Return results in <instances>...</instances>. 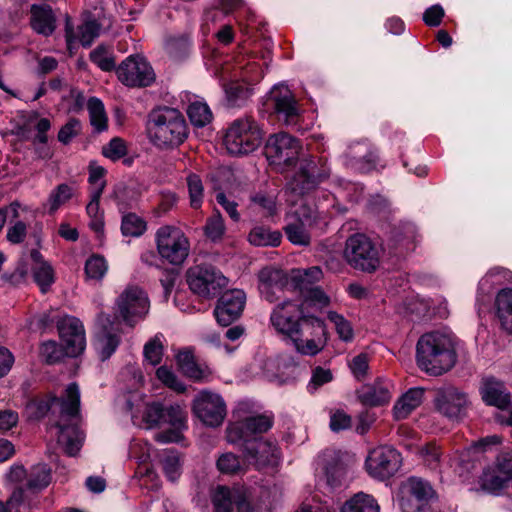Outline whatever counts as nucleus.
<instances>
[{
	"label": "nucleus",
	"instance_id": "412c9836",
	"mask_svg": "<svg viewBox=\"0 0 512 512\" xmlns=\"http://www.w3.org/2000/svg\"><path fill=\"white\" fill-rule=\"evenodd\" d=\"M60 339L63 343L65 355L76 357L86 347L85 330L82 322L75 317L66 316L57 323Z\"/></svg>",
	"mask_w": 512,
	"mask_h": 512
},
{
	"label": "nucleus",
	"instance_id": "393cba45",
	"mask_svg": "<svg viewBox=\"0 0 512 512\" xmlns=\"http://www.w3.org/2000/svg\"><path fill=\"white\" fill-rule=\"evenodd\" d=\"M246 304V294L240 289H231L221 295L214 310L217 322L228 326L242 314Z\"/></svg>",
	"mask_w": 512,
	"mask_h": 512
},
{
	"label": "nucleus",
	"instance_id": "37998d69",
	"mask_svg": "<svg viewBox=\"0 0 512 512\" xmlns=\"http://www.w3.org/2000/svg\"><path fill=\"white\" fill-rule=\"evenodd\" d=\"M341 512H379V505L371 495L359 492L344 504Z\"/></svg>",
	"mask_w": 512,
	"mask_h": 512
},
{
	"label": "nucleus",
	"instance_id": "774afa93",
	"mask_svg": "<svg viewBox=\"0 0 512 512\" xmlns=\"http://www.w3.org/2000/svg\"><path fill=\"white\" fill-rule=\"evenodd\" d=\"M82 129L81 122L76 118H71L59 131L58 140L63 144L70 141L80 134Z\"/></svg>",
	"mask_w": 512,
	"mask_h": 512
},
{
	"label": "nucleus",
	"instance_id": "bb28decb",
	"mask_svg": "<svg viewBox=\"0 0 512 512\" xmlns=\"http://www.w3.org/2000/svg\"><path fill=\"white\" fill-rule=\"evenodd\" d=\"M171 426L170 429L155 435L160 443L179 442L182 439V431L187 429V413L178 404L163 407L162 425Z\"/></svg>",
	"mask_w": 512,
	"mask_h": 512
},
{
	"label": "nucleus",
	"instance_id": "13d9d810",
	"mask_svg": "<svg viewBox=\"0 0 512 512\" xmlns=\"http://www.w3.org/2000/svg\"><path fill=\"white\" fill-rule=\"evenodd\" d=\"M225 232V225L220 213L213 214L208 218L205 225V234L212 241H218Z\"/></svg>",
	"mask_w": 512,
	"mask_h": 512
},
{
	"label": "nucleus",
	"instance_id": "b1692460",
	"mask_svg": "<svg viewBox=\"0 0 512 512\" xmlns=\"http://www.w3.org/2000/svg\"><path fill=\"white\" fill-rule=\"evenodd\" d=\"M512 481V455L502 454L498 457L494 467L484 471L481 478V487L493 494H498L508 487Z\"/></svg>",
	"mask_w": 512,
	"mask_h": 512
},
{
	"label": "nucleus",
	"instance_id": "4be33fe9",
	"mask_svg": "<svg viewBox=\"0 0 512 512\" xmlns=\"http://www.w3.org/2000/svg\"><path fill=\"white\" fill-rule=\"evenodd\" d=\"M268 102L279 120H282L287 125L297 123L299 108L288 86L284 84L275 85L269 93Z\"/></svg>",
	"mask_w": 512,
	"mask_h": 512
},
{
	"label": "nucleus",
	"instance_id": "5701e85b",
	"mask_svg": "<svg viewBox=\"0 0 512 512\" xmlns=\"http://www.w3.org/2000/svg\"><path fill=\"white\" fill-rule=\"evenodd\" d=\"M126 408L131 412L134 424L151 429L162 426L163 406L160 403H145L140 395L127 399Z\"/></svg>",
	"mask_w": 512,
	"mask_h": 512
},
{
	"label": "nucleus",
	"instance_id": "0eeeda50",
	"mask_svg": "<svg viewBox=\"0 0 512 512\" xmlns=\"http://www.w3.org/2000/svg\"><path fill=\"white\" fill-rule=\"evenodd\" d=\"M380 255V248L364 234H353L345 242L343 257L356 270L367 273L376 271L380 265Z\"/></svg>",
	"mask_w": 512,
	"mask_h": 512
},
{
	"label": "nucleus",
	"instance_id": "49530a36",
	"mask_svg": "<svg viewBox=\"0 0 512 512\" xmlns=\"http://www.w3.org/2000/svg\"><path fill=\"white\" fill-rule=\"evenodd\" d=\"M162 470L171 482L178 480L182 473V460L178 452L173 450L164 451L161 458Z\"/></svg>",
	"mask_w": 512,
	"mask_h": 512
},
{
	"label": "nucleus",
	"instance_id": "4d7b16f0",
	"mask_svg": "<svg viewBox=\"0 0 512 512\" xmlns=\"http://www.w3.org/2000/svg\"><path fill=\"white\" fill-rule=\"evenodd\" d=\"M163 356V345L161 337L156 335L153 339L148 341L144 346L145 360L152 366L158 365Z\"/></svg>",
	"mask_w": 512,
	"mask_h": 512
},
{
	"label": "nucleus",
	"instance_id": "a18cd8bd",
	"mask_svg": "<svg viewBox=\"0 0 512 512\" xmlns=\"http://www.w3.org/2000/svg\"><path fill=\"white\" fill-rule=\"evenodd\" d=\"M101 196L99 190L90 192V201L86 206V212L90 218L89 226L96 233H102L104 228V213L100 209Z\"/></svg>",
	"mask_w": 512,
	"mask_h": 512
},
{
	"label": "nucleus",
	"instance_id": "4468645a",
	"mask_svg": "<svg viewBox=\"0 0 512 512\" xmlns=\"http://www.w3.org/2000/svg\"><path fill=\"white\" fill-rule=\"evenodd\" d=\"M192 412L205 426L214 428L223 423L227 415V407L221 395L202 390L193 400Z\"/></svg>",
	"mask_w": 512,
	"mask_h": 512
},
{
	"label": "nucleus",
	"instance_id": "338daca9",
	"mask_svg": "<svg viewBox=\"0 0 512 512\" xmlns=\"http://www.w3.org/2000/svg\"><path fill=\"white\" fill-rule=\"evenodd\" d=\"M100 27L95 21H87L78 28L80 43L88 47L98 37Z\"/></svg>",
	"mask_w": 512,
	"mask_h": 512
},
{
	"label": "nucleus",
	"instance_id": "e2e57ef3",
	"mask_svg": "<svg viewBox=\"0 0 512 512\" xmlns=\"http://www.w3.org/2000/svg\"><path fill=\"white\" fill-rule=\"evenodd\" d=\"M64 354V348L60 347L55 341L52 340L42 343L40 347V355L48 364H53L60 361Z\"/></svg>",
	"mask_w": 512,
	"mask_h": 512
},
{
	"label": "nucleus",
	"instance_id": "c756f323",
	"mask_svg": "<svg viewBox=\"0 0 512 512\" xmlns=\"http://www.w3.org/2000/svg\"><path fill=\"white\" fill-rule=\"evenodd\" d=\"M393 387L391 381L378 379L374 383L360 388L357 391V397L365 406H381L391 400Z\"/></svg>",
	"mask_w": 512,
	"mask_h": 512
},
{
	"label": "nucleus",
	"instance_id": "f3484780",
	"mask_svg": "<svg viewBox=\"0 0 512 512\" xmlns=\"http://www.w3.org/2000/svg\"><path fill=\"white\" fill-rule=\"evenodd\" d=\"M401 463V455L396 449L390 446H378L368 453L365 467L371 477L385 480L399 470Z\"/></svg>",
	"mask_w": 512,
	"mask_h": 512
},
{
	"label": "nucleus",
	"instance_id": "09e8293b",
	"mask_svg": "<svg viewBox=\"0 0 512 512\" xmlns=\"http://www.w3.org/2000/svg\"><path fill=\"white\" fill-rule=\"evenodd\" d=\"M237 489L218 487L212 497L214 512H232L234 510Z\"/></svg>",
	"mask_w": 512,
	"mask_h": 512
},
{
	"label": "nucleus",
	"instance_id": "864d4df0",
	"mask_svg": "<svg viewBox=\"0 0 512 512\" xmlns=\"http://www.w3.org/2000/svg\"><path fill=\"white\" fill-rule=\"evenodd\" d=\"M90 60L103 71H111L115 67L113 52L105 45H99L92 50Z\"/></svg>",
	"mask_w": 512,
	"mask_h": 512
},
{
	"label": "nucleus",
	"instance_id": "bf43d9fd",
	"mask_svg": "<svg viewBox=\"0 0 512 512\" xmlns=\"http://www.w3.org/2000/svg\"><path fill=\"white\" fill-rule=\"evenodd\" d=\"M301 293L304 295L305 302L319 309L327 307L331 302V298L318 286Z\"/></svg>",
	"mask_w": 512,
	"mask_h": 512
},
{
	"label": "nucleus",
	"instance_id": "58836bf2",
	"mask_svg": "<svg viewBox=\"0 0 512 512\" xmlns=\"http://www.w3.org/2000/svg\"><path fill=\"white\" fill-rule=\"evenodd\" d=\"M186 112L189 120L195 127H204L213 119L210 107L205 101L199 98L190 101Z\"/></svg>",
	"mask_w": 512,
	"mask_h": 512
},
{
	"label": "nucleus",
	"instance_id": "f03ea898",
	"mask_svg": "<svg viewBox=\"0 0 512 512\" xmlns=\"http://www.w3.org/2000/svg\"><path fill=\"white\" fill-rule=\"evenodd\" d=\"M456 337L451 333L432 331L423 334L416 344V363L428 375L440 376L457 362Z\"/></svg>",
	"mask_w": 512,
	"mask_h": 512
},
{
	"label": "nucleus",
	"instance_id": "c03bdc74",
	"mask_svg": "<svg viewBox=\"0 0 512 512\" xmlns=\"http://www.w3.org/2000/svg\"><path fill=\"white\" fill-rule=\"evenodd\" d=\"M90 123L95 131L102 132L108 127V117L103 102L96 97H91L87 103Z\"/></svg>",
	"mask_w": 512,
	"mask_h": 512
},
{
	"label": "nucleus",
	"instance_id": "7ed1b4c3",
	"mask_svg": "<svg viewBox=\"0 0 512 512\" xmlns=\"http://www.w3.org/2000/svg\"><path fill=\"white\" fill-rule=\"evenodd\" d=\"M147 135L158 149L169 150L180 146L188 136V127L183 115L174 108L153 110L148 117Z\"/></svg>",
	"mask_w": 512,
	"mask_h": 512
},
{
	"label": "nucleus",
	"instance_id": "423d86ee",
	"mask_svg": "<svg viewBox=\"0 0 512 512\" xmlns=\"http://www.w3.org/2000/svg\"><path fill=\"white\" fill-rule=\"evenodd\" d=\"M262 70L255 64L237 66L230 70L229 66L224 67L220 74V80L228 100L237 103L246 100L252 93L250 85L262 78Z\"/></svg>",
	"mask_w": 512,
	"mask_h": 512
},
{
	"label": "nucleus",
	"instance_id": "603ef678",
	"mask_svg": "<svg viewBox=\"0 0 512 512\" xmlns=\"http://www.w3.org/2000/svg\"><path fill=\"white\" fill-rule=\"evenodd\" d=\"M327 318L333 323L338 337L344 342H351L354 339V330L350 321L335 311H329Z\"/></svg>",
	"mask_w": 512,
	"mask_h": 512
},
{
	"label": "nucleus",
	"instance_id": "69168bd1",
	"mask_svg": "<svg viewBox=\"0 0 512 512\" xmlns=\"http://www.w3.org/2000/svg\"><path fill=\"white\" fill-rule=\"evenodd\" d=\"M127 146L123 139L113 138L110 142L105 145L102 149V153L105 157L117 161L127 154Z\"/></svg>",
	"mask_w": 512,
	"mask_h": 512
},
{
	"label": "nucleus",
	"instance_id": "ddd939ff",
	"mask_svg": "<svg viewBox=\"0 0 512 512\" xmlns=\"http://www.w3.org/2000/svg\"><path fill=\"white\" fill-rule=\"evenodd\" d=\"M292 205L294 208L286 216L285 234L292 244L307 246L311 242L309 228L314 223V213L302 200L297 199V203Z\"/></svg>",
	"mask_w": 512,
	"mask_h": 512
},
{
	"label": "nucleus",
	"instance_id": "c85d7f7f",
	"mask_svg": "<svg viewBox=\"0 0 512 512\" xmlns=\"http://www.w3.org/2000/svg\"><path fill=\"white\" fill-rule=\"evenodd\" d=\"M435 405L442 415L456 420L464 412L467 405V396L452 386L441 388L437 391Z\"/></svg>",
	"mask_w": 512,
	"mask_h": 512
},
{
	"label": "nucleus",
	"instance_id": "6e6552de",
	"mask_svg": "<svg viewBox=\"0 0 512 512\" xmlns=\"http://www.w3.org/2000/svg\"><path fill=\"white\" fill-rule=\"evenodd\" d=\"M155 241L160 257L172 265H181L189 255V239L178 227L161 226L156 231Z\"/></svg>",
	"mask_w": 512,
	"mask_h": 512
},
{
	"label": "nucleus",
	"instance_id": "8fccbe9b",
	"mask_svg": "<svg viewBox=\"0 0 512 512\" xmlns=\"http://www.w3.org/2000/svg\"><path fill=\"white\" fill-rule=\"evenodd\" d=\"M74 189L68 184H60L51 191L47 200L49 213H55L62 205L68 202L73 196Z\"/></svg>",
	"mask_w": 512,
	"mask_h": 512
},
{
	"label": "nucleus",
	"instance_id": "a878e982",
	"mask_svg": "<svg viewBox=\"0 0 512 512\" xmlns=\"http://www.w3.org/2000/svg\"><path fill=\"white\" fill-rule=\"evenodd\" d=\"M97 323L101 329L96 334L94 346L100 359L104 361L116 351L120 343V336L117 329L114 328L115 323L111 320L110 315L99 314Z\"/></svg>",
	"mask_w": 512,
	"mask_h": 512
},
{
	"label": "nucleus",
	"instance_id": "ea45409f",
	"mask_svg": "<svg viewBox=\"0 0 512 512\" xmlns=\"http://www.w3.org/2000/svg\"><path fill=\"white\" fill-rule=\"evenodd\" d=\"M282 235L279 231H272L265 226H255L248 235V241L254 246L276 247L281 243Z\"/></svg>",
	"mask_w": 512,
	"mask_h": 512
},
{
	"label": "nucleus",
	"instance_id": "39448f33",
	"mask_svg": "<svg viewBox=\"0 0 512 512\" xmlns=\"http://www.w3.org/2000/svg\"><path fill=\"white\" fill-rule=\"evenodd\" d=\"M262 131L252 118L235 120L227 129L224 145L232 155H244L255 151L262 142Z\"/></svg>",
	"mask_w": 512,
	"mask_h": 512
},
{
	"label": "nucleus",
	"instance_id": "72a5a7b5",
	"mask_svg": "<svg viewBox=\"0 0 512 512\" xmlns=\"http://www.w3.org/2000/svg\"><path fill=\"white\" fill-rule=\"evenodd\" d=\"M31 26L39 34L48 36L55 29V17L52 9L47 5H33L31 7Z\"/></svg>",
	"mask_w": 512,
	"mask_h": 512
},
{
	"label": "nucleus",
	"instance_id": "6e6d98bb",
	"mask_svg": "<svg viewBox=\"0 0 512 512\" xmlns=\"http://www.w3.org/2000/svg\"><path fill=\"white\" fill-rule=\"evenodd\" d=\"M187 186L190 197V205L194 209L201 207L204 197V188L202 180L196 174H190L187 177Z\"/></svg>",
	"mask_w": 512,
	"mask_h": 512
},
{
	"label": "nucleus",
	"instance_id": "20e7f679",
	"mask_svg": "<svg viewBox=\"0 0 512 512\" xmlns=\"http://www.w3.org/2000/svg\"><path fill=\"white\" fill-rule=\"evenodd\" d=\"M330 168L323 157L307 155L300 159L297 171L286 184L287 201L296 204L297 199L314 190L328 179Z\"/></svg>",
	"mask_w": 512,
	"mask_h": 512
},
{
	"label": "nucleus",
	"instance_id": "0e129e2a",
	"mask_svg": "<svg viewBox=\"0 0 512 512\" xmlns=\"http://www.w3.org/2000/svg\"><path fill=\"white\" fill-rule=\"evenodd\" d=\"M251 201L265 216H273L277 213L276 200L272 195L258 193L251 197Z\"/></svg>",
	"mask_w": 512,
	"mask_h": 512
},
{
	"label": "nucleus",
	"instance_id": "c9c22d12",
	"mask_svg": "<svg viewBox=\"0 0 512 512\" xmlns=\"http://www.w3.org/2000/svg\"><path fill=\"white\" fill-rule=\"evenodd\" d=\"M288 277L292 288L304 292L314 287L313 284L322 279L323 272L318 266H313L308 269L292 270Z\"/></svg>",
	"mask_w": 512,
	"mask_h": 512
},
{
	"label": "nucleus",
	"instance_id": "a19ab883",
	"mask_svg": "<svg viewBox=\"0 0 512 512\" xmlns=\"http://www.w3.org/2000/svg\"><path fill=\"white\" fill-rule=\"evenodd\" d=\"M247 461L242 460L238 455L232 452L222 453L217 461V469L222 474L238 475L247 471Z\"/></svg>",
	"mask_w": 512,
	"mask_h": 512
},
{
	"label": "nucleus",
	"instance_id": "473e14b6",
	"mask_svg": "<svg viewBox=\"0 0 512 512\" xmlns=\"http://www.w3.org/2000/svg\"><path fill=\"white\" fill-rule=\"evenodd\" d=\"M424 391L411 388L395 402L393 416L396 420L406 419L423 401Z\"/></svg>",
	"mask_w": 512,
	"mask_h": 512
},
{
	"label": "nucleus",
	"instance_id": "4c0bfd02",
	"mask_svg": "<svg viewBox=\"0 0 512 512\" xmlns=\"http://www.w3.org/2000/svg\"><path fill=\"white\" fill-rule=\"evenodd\" d=\"M496 315L501 326L508 333H512V289L501 290L495 300Z\"/></svg>",
	"mask_w": 512,
	"mask_h": 512
},
{
	"label": "nucleus",
	"instance_id": "052dcab7",
	"mask_svg": "<svg viewBox=\"0 0 512 512\" xmlns=\"http://www.w3.org/2000/svg\"><path fill=\"white\" fill-rule=\"evenodd\" d=\"M369 360L367 353H360L349 361V368L357 380H363L367 376Z\"/></svg>",
	"mask_w": 512,
	"mask_h": 512
},
{
	"label": "nucleus",
	"instance_id": "1a4fd4ad",
	"mask_svg": "<svg viewBox=\"0 0 512 512\" xmlns=\"http://www.w3.org/2000/svg\"><path fill=\"white\" fill-rule=\"evenodd\" d=\"M148 312V297L137 285H128L114 303L115 319H121L130 327L143 320Z\"/></svg>",
	"mask_w": 512,
	"mask_h": 512
},
{
	"label": "nucleus",
	"instance_id": "e433bc0d",
	"mask_svg": "<svg viewBox=\"0 0 512 512\" xmlns=\"http://www.w3.org/2000/svg\"><path fill=\"white\" fill-rule=\"evenodd\" d=\"M401 493H406L408 496H412L418 502L422 503L426 508L430 499L434 497V490L429 482L417 478L410 477L403 484Z\"/></svg>",
	"mask_w": 512,
	"mask_h": 512
},
{
	"label": "nucleus",
	"instance_id": "3c124183",
	"mask_svg": "<svg viewBox=\"0 0 512 512\" xmlns=\"http://www.w3.org/2000/svg\"><path fill=\"white\" fill-rule=\"evenodd\" d=\"M108 271V263L106 259L94 254L90 256L85 262V275L87 279L100 281Z\"/></svg>",
	"mask_w": 512,
	"mask_h": 512
},
{
	"label": "nucleus",
	"instance_id": "680f3d73",
	"mask_svg": "<svg viewBox=\"0 0 512 512\" xmlns=\"http://www.w3.org/2000/svg\"><path fill=\"white\" fill-rule=\"evenodd\" d=\"M157 378L170 389L181 393L185 391V385L177 378L173 371L161 366L156 371Z\"/></svg>",
	"mask_w": 512,
	"mask_h": 512
},
{
	"label": "nucleus",
	"instance_id": "2f4dec72",
	"mask_svg": "<svg viewBox=\"0 0 512 512\" xmlns=\"http://www.w3.org/2000/svg\"><path fill=\"white\" fill-rule=\"evenodd\" d=\"M350 165L356 170L366 173L375 167L376 155L368 143H356L349 147Z\"/></svg>",
	"mask_w": 512,
	"mask_h": 512
},
{
	"label": "nucleus",
	"instance_id": "9b49d317",
	"mask_svg": "<svg viewBox=\"0 0 512 512\" xmlns=\"http://www.w3.org/2000/svg\"><path fill=\"white\" fill-rule=\"evenodd\" d=\"M302 305L298 302L287 300L276 305L270 315V323L277 334L289 339L291 342L298 333L306 319Z\"/></svg>",
	"mask_w": 512,
	"mask_h": 512
},
{
	"label": "nucleus",
	"instance_id": "6ab92c4d",
	"mask_svg": "<svg viewBox=\"0 0 512 512\" xmlns=\"http://www.w3.org/2000/svg\"><path fill=\"white\" fill-rule=\"evenodd\" d=\"M480 393L486 404L501 410L496 415L497 421L501 424L512 426V409H509L510 397L506 392L504 384L493 377L484 378L481 383Z\"/></svg>",
	"mask_w": 512,
	"mask_h": 512
},
{
	"label": "nucleus",
	"instance_id": "79ce46f5",
	"mask_svg": "<svg viewBox=\"0 0 512 512\" xmlns=\"http://www.w3.org/2000/svg\"><path fill=\"white\" fill-rule=\"evenodd\" d=\"M51 480V469L46 464H37L31 468L26 487L30 491L40 492L49 486Z\"/></svg>",
	"mask_w": 512,
	"mask_h": 512
},
{
	"label": "nucleus",
	"instance_id": "a211bd4d",
	"mask_svg": "<svg viewBox=\"0 0 512 512\" xmlns=\"http://www.w3.org/2000/svg\"><path fill=\"white\" fill-rule=\"evenodd\" d=\"M118 79L128 87H147L156 79L151 65L141 56L127 57L116 70Z\"/></svg>",
	"mask_w": 512,
	"mask_h": 512
},
{
	"label": "nucleus",
	"instance_id": "dca6fc26",
	"mask_svg": "<svg viewBox=\"0 0 512 512\" xmlns=\"http://www.w3.org/2000/svg\"><path fill=\"white\" fill-rule=\"evenodd\" d=\"M243 456L248 464L257 470L276 468L282 458L281 450L275 441L265 438H254L244 445Z\"/></svg>",
	"mask_w": 512,
	"mask_h": 512
},
{
	"label": "nucleus",
	"instance_id": "7c9ffc66",
	"mask_svg": "<svg viewBox=\"0 0 512 512\" xmlns=\"http://www.w3.org/2000/svg\"><path fill=\"white\" fill-rule=\"evenodd\" d=\"M31 258L33 260V279L40 287L41 291L45 293L55 281L54 269L37 250L31 252Z\"/></svg>",
	"mask_w": 512,
	"mask_h": 512
},
{
	"label": "nucleus",
	"instance_id": "cd10ccee",
	"mask_svg": "<svg viewBox=\"0 0 512 512\" xmlns=\"http://www.w3.org/2000/svg\"><path fill=\"white\" fill-rule=\"evenodd\" d=\"M259 290L262 297L273 303L279 299V293L291 287V282L284 271L271 267L263 268L259 274Z\"/></svg>",
	"mask_w": 512,
	"mask_h": 512
},
{
	"label": "nucleus",
	"instance_id": "f8f14e48",
	"mask_svg": "<svg viewBox=\"0 0 512 512\" xmlns=\"http://www.w3.org/2000/svg\"><path fill=\"white\" fill-rule=\"evenodd\" d=\"M327 341L328 332L324 321L308 315L292 344L298 353L314 356L324 349Z\"/></svg>",
	"mask_w": 512,
	"mask_h": 512
},
{
	"label": "nucleus",
	"instance_id": "2eb2a0df",
	"mask_svg": "<svg viewBox=\"0 0 512 512\" xmlns=\"http://www.w3.org/2000/svg\"><path fill=\"white\" fill-rule=\"evenodd\" d=\"M302 146L300 141L287 133L271 135L265 145V155L271 165L288 167L298 159Z\"/></svg>",
	"mask_w": 512,
	"mask_h": 512
},
{
	"label": "nucleus",
	"instance_id": "5fc2aeb1",
	"mask_svg": "<svg viewBox=\"0 0 512 512\" xmlns=\"http://www.w3.org/2000/svg\"><path fill=\"white\" fill-rule=\"evenodd\" d=\"M125 236L139 237L146 230V223L139 216L129 213L123 216L121 224Z\"/></svg>",
	"mask_w": 512,
	"mask_h": 512
},
{
	"label": "nucleus",
	"instance_id": "f257e3e1",
	"mask_svg": "<svg viewBox=\"0 0 512 512\" xmlns=\"http://www.w3.org/2000/svg\"><path fill=\"white\" fill-rule=\"evenodd\" d=\"M79 408L80 391L76 383L69 384L61 398H35L27 404V409L34 418L44 417L49 410L59 411L60 419L56 422L58 443L63 445L65 452L70 456L77 454L83 442L82 433L76 426Z\"/></svg>",
	"mask_w": 512,
	"mask_h": 512
},
{
	"label": "nucleus",
	"instance_id": "de8ad7c7",
	"mask_svg": "<svg viewBox=\"0 0 512 512\" xmlns=\"http://www.w3.org/2000/svg\"><path fill=\"white\" fill-rule=\"evenodd\" d=\"M322 463L327 484L332 488L340 486L345 477L344 466L334 457L326 459V455L322 457Z\"/></svg>",
	"mask_w": 512,
	"mask_h": 512
},
{
	"label": "nucleus",
	"instance_id": "aec40b11",
	"mask_svg": "<svg viewBox=\"0 0 512 512\" xmlns=\"http://www.w3.org/2000/svg\"><path fill=\"white\" fill-rule=\"evenodd\" d=\"M273 425V418L268 415H256L243 421L230 424L226 429V439L231 444L240 441H253L257 434L266 433Z\"/></svg>",
	"mask_w": 512,
	"mask_h": 512
},
{
	"label": "nucleus",
	"instance_id": "9d476101",
	"mask_svg": "<svg viewBox=\"0 0 512 512\" xmlns=\"http://www.w3.org/2000/svg\"><path fill=\"white\" fill-rule=\"evenodd\" d=\"M187 282L193 293L210 299L227 286L228 279L214 266L200 264L188 269Z\"/></svg>",
	"mask_w": 512,
	"mask_h": 512
},
{
	"label": "nucleus",
	"instance_id": "f704fd0d",
	"mask_svg": "<svg viewBox=\"0 0 512 512\" xmlns=\"http://www.w3.org/2000/svg\"><path fill=\"white\" fill-rule=\"evenodd\" d=\"M38 505L37 498H31L23 488H17L6 502L0 500V512H31Z\"/></svg>",
	"mask_w": 512,
	"mask_h": 512
}]
</instances>
